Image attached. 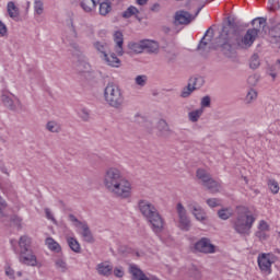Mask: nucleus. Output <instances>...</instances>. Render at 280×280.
Returning <instances> with one entry per match:
<instances>
[{"label":"nucleus","instance_id":"f257e3e1","mask_svg":"<svg viewBox=\"0 0 280 280\" xmlns=\"http://www.w3.org/2000/svg\"><path fill=\"white\" fill-rule=\"evenodd\" d=\"M219 47L228 58L233 56V51L246 49V24L237 18H228V26L223 28L220 36Z\"/></svg>","mask_w":280,"mask_h":280},{"label":"nucleus","instance_id":"f03ea898","mask_svg":"<svg viewBox=\"0 0 280 280\" xmlns=\"http://www.w3.org/2000/svg\"><path fill=\"white\" fill-rule=\"evenodd\" d=\"M138 208L141 215H143L151 225L153 233H162L165 226V220H163L156 207L152 205V202L141 199L138 201Z\"/></svg>","mask_w":280,"mask_h":280},{"label":"nucleus","instance_id":"7ed1b4c3","mask_svg":"<svg viewBox=\"0 0 280 280\" xmlns=\"http://www.w3.org/2000/svg\"><path fill=\"white\" fill-rule=\"evenodd\" d=\"M104 97L106 104L112 108L119 110L124 106V92L121 88L115 83H108L104 89Z\"/></svg>","mask_w":280,"mask_h":280},{"label":"nucleus","instance_id":"20e7f679","mask_svg":"<svg viewBox=\"0 0 280 280\" xmlns=\"http://www.w3.org/2000/svg\"><path fill=\"white\" fill-rule=\"evenodd\" d=\"M69 47L72 56L78 59L77 71H79V73H89V71H91V65L86 60V56H84L80 45L74 40H69Z\"/></svg>","mask_w":280,"mask_h":280},{"label":"nucleus","instance_id":"39448f33","mask_svg":"<svg viewBox=\"0 0 280 280\" xmlns=\"http://www.w3.org/2000/svg\"><path fill=\"white\" fill-rule=\"evenodd\" d=\"M107 191L115 198L126 200L132 196V184H130L126 177H122L119 182H116V184L107 189Z\"/></svg>","mask_w":280,"mask_h":280},{"label":"nucleus","instance_id":"423d86ee","mask_svg":"<svg viewBox=\"0 0 280 280\" xmlns=\"http://www.w3.org/2000/svg\"><path fill=\"white\" fill-rule=\"evenodd\" d=\"M197 178L201 180V185H203V187H206V189H208L210 194H218V191H220L222 187L220 185V182L213 179V177H211V174H209V172H207L206 170H197Z\"/></svg>","mask_w":280,"mask_h":280},{"label":"nucleus","instance_id":"0eeeda50","mask_svg":"<svg viewBox=\"0 0 280 280\" xmlns=\"http://www.w3.org/2000/svg\"><path fill=\"white\" fill-rule=\"evenodd\" d=\"M125 178L124 173L118 167L112 166L105 171L103 185L105 189L112 188L115 184Z\"/></svg>","mask_w":280,"mask_h":280},{"label":"nucleus","instance_id":"6e6552de","mask_svg":"<svg viewBox=\"0 0 280 280\" xmlns=\"http://www.w3.org/2000/svg\"><path fill=\"white\" fill-rule=\"evenodd\" d=\"M252 25L254 28H249L246 33L247 47H250V45H253V43H255V39L257 38V36H259V31L264 30V27H266V19L256 18L253 20Z\"/></svg>","mask_w":280,"mask_h":280},{"label":"nucleus","instance_id":"1a4fd4ad","mask_svg":"<svg viewBox=\"0 0 280 280\" xmlns=\"http://www.w3.org/2000/svg\"><path fill=\"white\" fill-rule=\"evenodd\" d=\"M68 218L70 222H72L73 226H75L77 229H82L81 235L84 242H86L88 244H93V242H95L93 233H91V229H89V224H86V222L78 220V218L73 214H69Z\"/></svg>","mask_w":280,"mask_h":280},{"label":"nucleus","instance_id":"9d476101","mask_svg":"<svg viewBox=\"0 0 280 280\" xmlns=\"http://www.w3.org/2000/svg\"><path fill=\"white\" fill-rule=\"evenodd\" d=\"M237 217L234 221L233 229L238 235H246V207H236Z\"/></svg>","mask_w":280,"mask_h":280},{"label":"nucleus","instance_id":"9b49d317","mask_svg":"<svg viewBox=\"0 0 280 280\" xmlns=\"http://www.w3.org/2000/svg\"><path fill=\"white\" fill-rule=\"evenodd\" d=\"M177 211V218H178V229L180 231H190L191 229V220H189V217H187V209H185V206L183 203L178 202L176 206Z\"/></svg>","mask_w":280,"mask_h":280},{"label":"nucleus","instance_id":"f8f14e48","mask_svg":"<svg viewBox=\"0 0 280 280\" xmlns=\"http://www.w3.org/2000/svg\"><path fill=\"white\" fill-rule=\"evenodd\" d=\"M200 10L202 8H199L195 15L185 10L177 11L174 15V25H189L200 14Z\"/></svg>","mask_w":280,"mask_h":280},{"label":"nucleus","instance_id":"ddd939ff","mask_svg":"<svg viewBox=\"0 0 280 280\" xmlns=\"http://www.w3.org/2000/svg\"><path fill=\"white\" fill-rule=\"evenodd\" d=\"M277 261V256L275 254H260L258 256V266L262 272H270L272 264Z\"/></svg>","mask_w":280,"mask_h":280},{"label":"nucleus","instance_id":"4468645a","mask_svg":"<svg viewBox=\"0 0 280 280\" xmlns=\"http://www.w3.org/2000/svg\"><path fill=\"white\" fill-rule=\"evenodd\" d=\"M2 103L5 108L9 110H13V113H19V110H23V103L18 97H10L8 94H2L1 96Z\"/></svg>","mask_w":280,"mask_h":280},{"label":"nucleus","instance_id":"2eb2a0df","mask_svg":"<svg viewBox=\"0 0 280 280\" xmlns=\"http://www.w3.org/2000/svg\"><path fill=\"white\" fill-rule=\"evenodd\" d=\"M195 250L205 254L215 253V245L211 244V240L203 237L195 244Z\"/></svg>","mask_w":280,"mask_h":280},{"label":"nucleus","instance_id":"dca6fc26","mask_svg":"<svg viewBox=\"0 0 280 280\" xmlns=\"http://www.w3.org/2000/svg\"><path fill=\"white\" fill-rule=\"evenodd\" d=\"M213 39V30L210 27L209 30L206 31L203 37L201 38L197 49L198 51H201L205 54V51H209L212 49L211 47V40Z\"/></svg>","mask_w":280,"mask_h":280},{"label":"nucleus","instance_id":"f3484780","mask_svg":"<svg viewBox=\"0 0 280 280\" xmlns=\"http://www.w3.org/2000/svg\"><path fill=\"white\" fill-rule=\"evenodd\" d=\"M19 260L20 264H24V266H31L33 268H35V266H38V258H36L32 249L30 252H24L20 254Z\"/></svg>","mask_w":280,"mask_h":280},{"label":"nucleus","instance_id":"a211bd4d","mask_svg":"<svg viewBox=\"0 0 280 280\" xmlns=\"http://www.w3.org/2000/svg\"><path fill=\"white\" fill-rule=\"evenodd\" d=\"M130 272L132 276V280H160L159 278H156V276H145V273H143L141 269L137 268V266L135 265L130 266Z\"/></svg>","mask_w":280,"mask_h":280},{"label":"nucleus","instance_id":"6ab92c4d","mask_svg":"<svg viewBox=\"0 0 280 280\" xmlns=\"http://www.w3.org/2000/svg\"><path fill=\"white\" fill-rule=\"evenodd\" d=\"M156 130L159 137H170L172 135V129L165 119H160L156 122Z\"/></svg>","mask_w":280,"mask_h":280},{"label":"nucleus","instance_id":"aec40b11","mask_svg":"<svg viewBox=\"0 0 280 280\" xmlns=\"http://www.w3.org/2000/svg\"><path fill=\"white\" fill-rule=\"evenodd\" d=\"M105 65H108V67L119 68L121 66V60L117 58V55L115 52H109L105 55V57L102 59Z\"/></svg>","mask_w":280,"mask_h":280},{"label":"nucleus","instance_id":"412c9836","mask_svg":"<svg viewBox=\"0 0 280 280\" xmlns=\"http://www.w3.org/2000/svg\"><path fill=\"white\" fill-rule=\"evenodd\" d=\"M20 254L30 253L32 250V238L27 235H23L19 241Z\"/></svg>","mask_w":280,"mask_h":280},{"label":"nucleus","instance_id":"4be33fe9","mask_svg":"<svg viewBox=\"0 0 280 280\" xmlns=\"http://www.w3.org/2000/svg\"><path fill=\"white\" fill-rule=\"evenodd\" d=\"M94 49L98 51L101 59L110 54V46L106 42H95Z\"/></svg>","mask_w":280,"mask_h":280},{"label":"nucleus","instance_id":"5701e85b","mask_svg":"<svg viewBox=\"0 0 280 280\" xmlns=\"http://www.w3.org/2000/svg\"><path fill=\"white\" fill-rule=\"evenodd\" d=\"M114 40L116 43L115 51L118 56H124V34L117 31L114 34Z\"/></svg>","mask_w":280,"mask_h":280},{"label":"nucleus","instance_id":"b1692460","mask_svg":"<svg viewBox=\"0 0 280 280\" xmlns=\"http://www.w3.org/2000/svg\"><path fill=\"white\" fill-rule=\"evenodd\" d=\"M96 270L102 277H110V275H113V265H109L106 261L101 262L96 266Z\"/></svg>","mask_w":280,"mask_h":280},{"label":"nucleus","instance_id":"393cba45","mask_svg":"<svg viewBox=\"0 0 280 280\" xmlns=\"http://www.w3.org/2000/svg\"><path fill=\"white\" fill-rule=\"evenodd\" d=\"M143 51H147L148 54H159V43L154 40L144 39Z\"/></svg>","mask_w":280,"mask_h":280},{"label":"nucleus","instance_id":"a878e982","mask_svg":"<svg viewBox=\"0 0 280 280\" xmlns=\"http://www.w3.org/2000/svg\"><path fill=\"white\" fill-rule=\"evenodd\" d=\"M189 209L192 215H195L196 220H198V222H203V220H206L205 210H202L200 206L190 205Z\"/></svg>","mask_w":280,"mask_h":280},{"label":"nucleus","instance_id":"bb28decb","mask_svg":"<svg viewBox=\"0 0 280 280\" xmlns=\"http://www.w3.org/2000/svg\"><path fill=\"white\" fill-rule=\"evenodd\" d=\"M203 113H205V109H202V108H198L192 112H189L188 113L189 121H191V124L198 122L200 117H202Z\"/></svg>","mask_w":280,"mask_h":280},{"label":"nucleus","instance_id":"cd10ccee","mask_svg":"<svg viewBox=\"0 0 280 280\" xmlns=\"http://www.w3.org/2000/svg\"><path fill=\"white\" fill-rule=\"evenodd\" d=\"M188 83L192 86L195 91H198V89H202L205 85V78L197 77V78H190Z\"/></svg>","mask_w":280,"mask_h":280},{"label":"nucleus","instance_id":"c85d7f7f","mask_svg":"<svg viewBox=\"0 0 280 280\" xmlns=\"http://www.w3.org/2000/svg\"><path fill=\"white\" fill-rule=\"evenodd\" d=\"M233 215V208L226 207L222 208L218 211V217L220 220H229V218H232Z\"/></svg>","mask_w":280,"mask_h":280},{"label":"nucleus","instance_id":"c756f323","mask_svg":"<svg viewBox=\"0 0 280 280\" xmlns=\"http://www.w3.org/2000/svg\"><path fill=\"white\" fill-rule=\"evenodd\" d=\"M267 186H268V189L270 190V192L273 194V196H277V194H279L280 186H279V182H277V179H272V178L268 179Z\"/></svg>","mask_w":280,"mask_h":280},{"label":"nucleus","instance_id":"7c9ffc66","mask_svg":"<svg viewBox=\"0 0 280 280\" xmlns=\"http://www.w3.org/2000/svg\"><path fill=\"white\" fill-rule=\"evenodd\" d=\"M7 8L10 19L16 21V19H19V8H16V4H14V2H9Z\"/></svg>","mask_w":280,"mask_h":280},{"label":"nucleus","instance_id":"2f4dec72","mask_svg":"<svg viewBox=\"0 0 280 280\" xmlns=\"http://www.w3.org/2000/svg\"><path fill=\"white\" fill-rule=\"evenodd\" d=\"M128 48L135 54H143V40L131 42L128 44Z\"/></svg>","mask_w":280,"mask_h":280},{"label":"nucleus","instance_id":"473e14b6","mask_svg":"<svg viewBox=\"0 0 280 280\" xmlns=\"http://www.w3.org/2000/svg\"><path fill=\"white\" fill-rule=\"evenodd\" d=\"M113 10V7L108 0L100 3V15L101 16H106Z\"/></svg>","mask_w":280,"mask_h":280},{"label":"nucleus","instance_id":"72a5a7b5","mask_svg":"<svg viewBox=\"0 0 280 280\" xmlns=\"http://www.w3.org/2000/svg\"><path fill=\"white\" fill-rule=\"evenodd\" d=\"M46 130H48V132H55L58 133L60 132V130H62V127H60V124L50 120L46 124Z\"/></svg>","mask_w":280,"mask_h":280},{"label":"nucleus","instance_id":"f704fd0d","mask_svg":"<svg viewBox=\"0 0 280 280\" xmlns=\"http://www.w3.org/2000/svg\"><path fill=\"white\" fill-rule=\"evenodd\" d=\"M45 12V3L43 0H34V13L40 16Z\"/></svg>","mask_w":280,"mask_h":280},{"label":"nucleus","instance_id":"c9c22d12","mask_svg":"<svg viewBox=\"0 0 280 280\" xmlns=\"http://www.w3.org/2000/svg\"><path fill=\"white\" fill-rule=\"evenodd\" d=\"M67 242L71 250H73V253H80V250L82 249L80 247V243L74 237H69Z\"/></svg>","mask_w":280,"mask_h":280},{"label":"nucleus","instance_id":"e433bc0d","mask_svg":"<svg viewBox=\"0 0 280 280\" xmlns=\"http://www.w3.org/2000/svg\"><path fill=\"white\" fill-rule=\"evenodd\" d=\"M46 245L48 246L49 250H55V253H60V244L55 242L54 238L48 237L46 238Z\"/></svg>","mask_w":280,"mask_h":280},{"label":"nucleus","instance_id":"4c0bfd02","mask_svg":"<svg viewBox=\"0 0 280 280\" xmlns=\"http://www.w3.org/2000/svg\"><path fill=\"white\" fill-rule=\"evenodd\" d=\"M269 36L271 38H280V23H276L269 28Z\"/></svg>","mask_w":280,"mask_h":280},{"label":"nucleus","instance_id":"58836bf2","mask_svg":"<svg viewBox=\"0 0 280 280\" xmlns=\"http://www.w3.org/2000/svg\"><path fill=\"white\" fill-rule=\"evenodd\" d=\"M135 84L137 86H140V89H143V86H145V84H148V75H145V74L137 75L135 78Z\"/></svg>","mask_w":280,"mask_h":280},{"label":"nucleus","instance_id":"ea45409f","mask_svg":"<svg viewBox=\"0 0 280 280\" xmlns=\"http://www.w3.org/2000/svg\"><path fill=\"white\" fill-rule=\"evenodd\" d=\"M80 5L82 8V10L84 12H93V9H95V7H93V2L91 0H82L80 2Z\"/></svg>","mask_w":280,"mask_h":280},{"label":"nucleus","instance_id":"a19ab883","mask_svg":"<svg viewBox=\"0 0 280 280\" xmlns=\"http://www.w3.org/2000/svg\"><path fill=\"white\" fill-rule=\"evenodd\" d=\"M194 91H196V90L188 82L187 86L183 88V90L180 92V97H183L185 100V98L189 97L191 95V93H194Z\"/></svg>","mask_w":280,"mask_h":280},{"label":"nucleus","instance_id":"79ce46f5","mask_svg":"<svg viewBox=\"0 0 280 280\" xmlns=\"http://www.w3.org/2000/svg\"><path fill=\"white\" fill-rule=\"evenodd\" d=\"M135 14H139V9L131 5L122 13V16L124 19H130V16H135Z\"/></svg>","mask_w":280,"mask_h":280},{"label":"nucleus","instance_id":"37998d69","mask_svg":"<svg viewBox=\"0 0 280 280\" xmlns=\"http://www.w3.org/2000/svg\"><path fill=\"white\" fill-rule=\"evenodd\" d=\"M55 266H56L57 270H60V272H67V262L65 260H62V258H58L55 261Z\"/></svg>","mask_w":280,"mask_h":280},{"label":"nucleus","instance_id":"c03bdc74","mask_svg":"<svg viewBox=\"0 0 280 280\" xmlns=\"http://www.w3.org/2000/svg\"><path fill=\"white\" fill-rule=\"evenodd\" d=\"M8 208V202H5V199L0 197V220H3V218L7 217L5 209Z\"/></svg>","mask_w":280,"mask_h":280},{"label":"nucleus","instance_id":"a18cd8bd","mask_svg":"<svg viewBox=\"0 0 280 280\" xmlns=\"http://www.w3.org/2000/svg\"><path fill=\"white\" fill-rule=\"evenodd\" d=\"M267 8L270 12H275V11L279 10V8H280L279 0H268Z\"/></svg>","mask_w":280,"mask_h":280},{"label":"nucleus","instance_id":"49530a36","mask_svg":"<svg viewBox=\"0 0 280 280\" xmlns=\"http://www.w3.org/2000/svg\"><path fill=\"white\" fill-rule=\"evenodd\" d=\"M255 100H257V91L252 89L247 92L246 102L250 104V102H255Z\"/></svg>","mask_w":280,"mask_h":280},{"label":"nucleus","instance_id":"de8ad7c7","mask_svg":"<svg viewBox=\"0 0 280 280\" xmlns=\"http://www.w3.org/2000/svg\"><path fill=\"white\" fill-rule=\"evenodd\" d=\"M211 107V97L210 96H203L200 102V108L205 110V108Z\"/></svg>","mask_w":280,"mask_h":280},{"label":"nucleus","instance_id":"09e8293b","mask_svg":"<svg viewBox=\"0 0 280 280\" xmlns=\"http://www.w3.org/2000/svg\"><path fill=\"white\" fill-rule=\"evenodd\" d=\"M260 62H259V56L258 55H254L250 60H249V67L250 69H257L259 67Z\"/></svg>","mask_w":280,"mask_h":280},{"label":"nucleus","instance_id":"8fccbe9b","mask_svg":"<svg viewBox=\"0 0 280 280\" xmlns=\"http://www.w3.org/2000/svg\"><path fill=\"white\" fill-rule=\"evenodd\" d=\"M279 70H280V60L278 59L276 61V63L271 67L270 75H271L272 80H276L277 71H279Z\"/></svg>","mask_w":280,"mask_h":280},{"label":"nucleus","instance_id":"3c124183","mask_svg":"<svg viewBox=\"0 0 280 280\" xmlns=\"http://www.w3.org/2000/svg\"><path fill=\"white\" fill-rule=\"evenodd\" d=\"M258 230L260 232H267V231H270V224H268V222L261 220L258 224Z\"/></svg>","mask_w":280,"mask_h":280},{"label":"nucleus","instance_id":"603ef678","mask_svg":"<svg viewBox=\"0 0 280 280\" xmlns=\"http://www.w3.org/2000/svg\"><path fill=\"white\" fill-rule=\"evenodd\" d=\"M207 205H209L211 209H215V207H220V199L218 198L207 199Z\"/></svg>","mask_w":280,"mask_h":280},{"label":"nucleus","instance_id":"864d4df0","mask_svg":"<svg viewBox=\"0 0 280 280\" xmlns=\"http://www.w3.org/2000/svg\"><path fill=\"white\" fill-rule=\"evenodd\" d=\"M0 36H8V26L0 20Z\"/></svg>","mask_w":280,"mask_h":280},{"label":"nucleus","instance_id":"5fc2aeb1","mask_svg":"<svg viewBox=\"0 0 280 280\" xmlns=\"http://www.w3.org/2000/svg\"><path fill=\"white\" fill-rule=\"evenodd\" d=\"M190 277H194V279H200V270L198 267H192L190 269Z\"/></svg>","mask_w":280,"mask_h":280},{"label":"nucleus","instance_id":"6e6d98bb","mask_svg":"<svg viewBox=\"0 0 280 280\" xmlns=\"http://www.w3.org/2000/svg\"><path fill=\"white\" fill-rule=\"evenodd\" d=\"M254 223H255V217L247 215L246 217V226H247V229H250Z\"/></svg>","mask_w":280,"mask_h":280},{"label":"nucleus","instance_id":"4d7b16f0","mask_svg":"<svg viewBox=\"0 0 280 280\" xmlns=\"http://www.w3.org/2000/svg\"><path fill=\"white\" fill-rule=\"evenodd\" d=\"M5 276L9 277V279H15L14 269L11 267H5Z\"/></svg>","mask_w":280,"mask_h":280},{"label":"nucleus","instance_id":"13d9d810","mask_svg":"<svg viewBox=\"0 0 280 280\" xmlns=\"http://www.w3.org/2000/svg\"><path fill=\"white\" fill-rule=\"evenodd\" d=\"M11 222H13V224L15 226H18V229H21V218L16 217V215H13L11 218Z\"/></svg>","mask_w":280,"mask_h":280},{"label":"nucleus","instance_id":"bf43d9fd","mask_svg":"<svg viewBox=\"0 0 280 280\" xmlns=\"http://www.w3.org/2000/svg\"><path fill=\"white\" fill-rule=\"evenodd\" d=\"M257 82H259V77L258 75H253L248 78V83L252 86H255V84H257Z\"/></svg>","mask_w":280,"mask_h":280},{"label":"nucleus","instance_id":"052dcab7","mask_svg":"<svg viewBox=\"0 0 280 280\" xmlns=\"http://www.w3.org/2000/svg\"><path fill=\"white\" fill-rule=\"evenodd\" d=\"M70 32L72 38H78V31L75 30V25H73V22L70 23Z\"/></svg>","mask_w":280,"mask_h":280},{"label":"nucleus","instance_id":"680f3d73","mask_svg":"<svg viewBox=\"0 0 280 280\" xmlns=\"http://www.w3.org/2000/svg\"><path fill=\"white\" fill-rule=\"evenodd\" d=\"M46 218L47 220H51V222H56V219L54 218V214L51 213V210L49 208L45 209Z\"/></svg>","mask_w":280,"mask_h":280},{"label":"nucleus","instance_id":"e2e57ef3","mask_svg":"<svg viewBox=\"0 0 280 280\" xmlns=\"http://www.w3.org/2000/svg\"><path fill=\"white\" fill-rule=\"evenodd\" d=\"M114 275H115V277H118V278L124 277V268H121V267L115 268L114 269Z\"/></svg>","mask_w":280,"mask_h":280},{"label":"nucleus","instance_id":"0e129e2a","mask_svg":"<svg viewBox=\"0 0 280 280\" xmlns=\"http://www.w3.org/2000/svg\"><path fill=\"white\" fill-rule=\"evenodd\" d=\"M80 117H81V119H83V121H89V113H88V110L86 109H82L80 112Z\"/></svg>","mask_w":280,"mask_h":280},{"label":"nucleus","instance_id":"69168bd1","mask_svg":"<svg viewBox=\"0 0 280 280\" xmlns=\"http://www.w3.org/2000/svg\"><path fill=\"white\" fill-rule=\"evenodd\" d=\"M256 236L259 237V240H268V235H266V232L258 231L256 233Z\"/></svg>","mask_w":280,"mask_h":280},{"label":"nucleus","instance_id":"338daca9","mask_svg":"<svg viewBox=\"0 0 280 280\" xmlns=\"http://www.w3.org/2000/svg\"><path fill=\"white\" fill-rule=\"evenodd\" d=\"M151 10H152V12H159V10H161V4H159V3L153 4Z\"/></svg>","mask_w":280,"mask_h":280},{"label":"nucleus","instance_id":"774afa93","mask_svg":"<svg viewBox=\"0 0 280 280\" xmlns=\"http://www.w3.org/2000/svg\"><path fill=\"white\" fill-rule=\"evenodd\" d=\"M135 121H136L137 124H141V121H143V117H142L141 115L137 114V115L135 116Z\"/></svg>","mask_w":280,"mask_h":280}]
</instances>
